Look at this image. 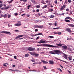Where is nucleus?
Instances as JSON below:
<instances>
[{
	"label": "nucleus",
	"mask_w": 74,
	"mask_h": 74,
	"mask_svg": "<svg viewBox=\"0 0 74 74\" xmlns=\"http://www.w3.org/2000/svg\"><path fill=\"white\" fill-rule=\"evenodd\" d=\"M24 2H26L27 1V0H23Z\"/></svg>",
	"instance_id": "69168bd1"
},
{
	"label": "nucleus",
	"mask_w": 74,
	"mask_h": 74,
	"mask_svg": "<svg viewBox=\"0 0 74 74\" xmlns=\"http://www.w3.org/2000/svg\"><path fill=\"white\" fill-rule=\"evenodd\" d=\"M36 7L37 8H40V6L39 5H37L36 6Z\"/></svg>",
	"instance_id": "2f4dec72"
},
{
	"label": "nucleus",
	"mask_w": 74,
	"mask_h": 74,
	"mask_svg": "<svg viewBox=\"0 0 74 74\" xmlns=\"http://www.w3.org/2000/svg\"><path fill=\"white\" fill-rule=\"evenodd\" d=\"M54 34H58V32H53Z\"/></svg>",
	"instance_id": "c9c22d12"
},
{
	"label": "nucleus",
	"mask_w": 74,
	"mask_h": 74,
	"mask_svg": "<svg viewBox=\"0 0 74 74\" xmlns=\"http://www.w3.org/2000/svg\"><path fill=\"white\" fill-rule=\"evenodd\" d=\"M15 32H19V31L18 30H15Z\"/></svg>",
	"instance_id": "680f3d73"
},
{
	"label": "nucleus",
	"mask_w": 74,
	"mask_h": 74,
	"mask_svg": "<svg viewBox=\"0 0 74 74\" xmlns=\"http://www.w3.org/2000/svg\"><path fill=\"white\" fill-rule=\"evenodd\" d=\"M35 28H39V25H36L35 26Z\"/></svg>",
	"instance_id": "c85d7f7f"
},
{
	"label": "nucleus",
	"mask_w": 74,
	"mask_h": 74,
	"mask_svg": "<svg viewBox=\"0 0 74 74\" xmlns=\"http://www.w3.org/2000/svg\"><path fill=\"white\" fill-rule=\"evenodd\" d=\"M39 11H40V10H39V9H37L36 10V12H39Z\"/></svg>",
	"instance_id": "bf43d9fd"
},
{
	"label": "nucleus",
	"mask_w": 74,
	"mask_h": 74,
	"mask_svg": "<svg viewBox=\"0 0 74 74\" xmlns=\"http://www.w3.org/2000/svg\"><path fill=\"white\" fill-rule=\"evenodd\" d=\"M39 37H39V36L37 37L36 38V40H37L38 39H39Z\"/></svg>",
	"instance_id": "de8ad7c7"
},
{
	"label": "nucleus",
	"mask_w": 74,
	"mask_h": 74,
	"mask_svg": "<svg viewBox=\"0 0 74 74\" xmlns=\"http://www.w3.org/2000/svg\"><path fill=\"white\" fill-rule=\"evenodd\" d=\"M66 11H69V9L68 8H67L66 9Z\"/></svg>",
	"instance_id": "6e6d98bb"
},
{
	"label": "nucleus",
	"mask_w": 74,
	"mask_h": 74,
	"mask_svg": "<svg viewBox=\"0 0 74 74\" xmlns=\"http://www.w3.org/2000/svg\"><path fill=\"white\" fill-rule=\"evenodd\" d=\"M66 5H64L63 6H61L60 8L61 11H63V10H64V9L66 8Z\"/></svg>",
	"instance_id": "20e7f679"
},
{
	"label": "nucleus",
	"mask_w": 74,
	"mask_h": 74,
	"mask_svg": "<svg viewBox=\"0 0 74 74\" xmlns=\"http://www.w3.org/2000/svg\"><path fill=\"white\" fill-rule=\"evenodd\" d=\"M43 68H44V69H47V67H46V66H43Z\"/></svg>",
	"instance_id": "58836bf2"
},
{
	"label": "nucleus",
	"mask_w": 74,
	"mask_h": 74,
	"mask_svg": "<svg viewBox=\"0 0 74 74\" xmlns=\"http://www.w3.org/2000/svg\"><path fill=\"white\" fill-rule=\"evenodd\" d=\"M8 8H9V7H6L5 8H2L1 9V10H8Z\"/></svg>",
	"instance_id": "0eeeda50"
},
{
	"label": "nucleus",
	"mask_w": 74,
	"mask_h": 74,
	"mask_svg": "<svg viewBox=\"0 0 74 74\" xmlns=\"http://www.w3.org/2000/svg\"><path fill=\"white\" fill-rule=\"evenodd\" d=\"M56 25H57V23H54V26H56Z\"/></svg>",
	"instance_id": "a18cd8bd"
},
{
	"label": "nucleus",
	"mask_w": 74,
	"mask_h": 74,
	"mask_svg": "<svg viewBox=\"0 0 74 74\" xmlns=\"http://www.w3.org/2000/svg\"><path fill=\"white\" fill-rule=\"evenodd\" d=\"M68 72L70 74H71V71H69V70H68Z\"/></svg>",
	"instance_id": "09e8293b"
},
{
	"label": "nucleus",
	"mask_w": 74,
	"mask_h": 74,
	"mask_svg": "<svg viewBox=\"0 0 74 74\" xmlns=\"http://www.w3.org/2000/svg\"><path fill=\"white\" fill-rule=\"evenodd\" d=\"M34 55H35V56L36 57H38V56L39 55V54L35 53H34Z\"/></svg>",
	"instance_id": "a211bd4d"
},
{
	"label": "nucleus",
	"mask_w": 74,
	"mask_h": 74,
	"mask_svg": "<svg viewBox=\"0 0 74 74\" xmlns=\"http://www.w3.org/2000/svg\"><path fill=\"white\" fill-rule=\"evenodd\" d=\"M25 14H22L21 16H25Z\"/></svg>",
	"instance_id": "e2e57ef3"
},
{
	"label": "nucleus",
	"mask_w": 74,
	"mask_h": 74,
	"mask_svg": "<svg viewBox=\"0 0 74 74\" xmlns=\"http://www.w3.org/2000/svg\"><path fill=\"white\" fill-rule=\"evenodd\" d=\"M64 21L67 22H70V21L68 20H65Z\"/></svg>",
	"instance_id": "b1692460"
},
{
	"label": "nucleus",
	"mask_w": 74,
	"mask_h": 74,
	"mask_svg": "<svg viewBox=\"0 0 74 74\" xmlns=\"http://www.w3.org/2000/svg\"><path fill=\"white\" fill-rule=\"evenodd\" d=\"M60 29V27H57V28H53V30H56V29Z\"/></svg>",
	"instance_id": "c756f323"
},
{
	"label": "nucleus",
	"mask_w": 74,
	"mask_h": 74,
	"mask_svg": "<svg viewBox=\"0 0 74 74\" xmlns=\"http://www.w3.org/2000/svg\"><path fill=\"white\" fill-rule=\"evenodd\" d=\"M49 12H52L53 11V9H50L49 10Z\"/></svg>",
	"instance_id": "a878e982"
},
{
	"label": "nucleus",
	"mask_w": 74,
	"mask_h": 74,
	"mask_svg": "<svg viewBox=\"0 0 74 74\" xmlns=\"http://www.w3.org/2000/svg\"><path fill=\"white\" fill-rule=\"evenodd\" d=\"M38 46H42V47H51V48H56V46H53L50 45H48L47 44H42L38 45Z\"/></svg>",
	"instance_id": "f257e3e1"
},
{
	"label": "nucleus",
	"mask_w": 74,
	"mask_h": 74,
	"mask_svg": "<svg viewBox=\"0 0 74 74\" xmlns=\"http://www.w3.org/2000/svg\"><path fill=\"white\" fill-rule=\"evenodd\" d=\"M8 27H10V26L11 27H12V25H10L9 24H8Z\"/></svg>",
	"instance_id": "603ef678"
},
{
	"label": "nucleus",
	"mask_w": 74,
	"mask_h": 74,
	"mask_svg": "<svg viewBox=\"0 0 74 74\" xmlns=\"http://www.w3.org/2000/svg\"><path fill=\"white\" fill-rule=\"evenodd\" d=\"M0 33H5L6 34H11L10 33V32H7V31H3L2 32H0Z\"/></svg>",
	"instance_id": "423d86ee"
},
{
	"label": "nucleus",
	"mask_w": 74,
	"mask_h": 74,
	"mask_svg": "<svg viewBox=\"0 0 74 74\" xmlns=\"http://www.w3.org/2000/svg\"><path fill=\"white\" fill-rule=\"evenodd\" d=\"M15 66H16L15 65H13L12 66V67H15Z\"/></svg>",
	"instance_id": "338daca9"
},
{
	"label": "nucleus",
	"mask_w": 74,
	"mask_h": 74,
	"mask_svg": "<svg viewBox=\"0 0 74 74\" xmlns=\"http://www.w3.org/2000/svg\"><path fill=\"white\" fill-rule=\"evenodd\" d=\"M42 27H43V25H39V29H42Z\"/></svg>",
	"instance_id": "412c9836"
},
{
	"label": "nucleus",
	"mask_w": 74,
	"mask_h": 74,
	"mask_svg": "<svg viewBox=\"0 0 74 74\" xmlns=\"http://www.w3.org/2000/svg\"><path fill=\"white\" fill-rule=\"evenodd\" d=\"M68 26H71V27H74V25L72 24H68Z\"/></svg>",
	"instance_id": "f3484780"
},
{
	"label": "nucleus",
	"mask_w": 74,
	"mask_h": 74,
	"mask_svg": "<svg viewBox=\"0 0 74 74\" xmlns=\"http://www.w3.org/2000/svg\"><path fill=\"white\" fill-rule=\"evenodd\" d=\"M7 14H5L3 16V17L4 18H7Z\"/></svg>",
	"instance_id": "bb28decb"
},
{
	"label": "nucleus",
	"mask_w": 74,
	"mask_h": 74,
	"mask_svg": "<svg viewBox=\"0 0 74 74\" xmlns=\"http://www.w3.org/2000/svg\"><path fill=\"white\" fill-rule=\"evenodd\" d=\"M57 45H58V46H60V47H62L63 46L62 45H64L60 44H58Z\"/></svg>",
	"instance_id": "aec40b11"
},
{
	"label": "nucleus",
	"mask_w": 74,
	"mask_h": 74,
	"mask_svg": "<svg viewBox=\"0 0 74 74\" xmlns=\"http://www.w3.org/2000/svg\"><path fill=\"white\" fill-rule=\"evenodd\" d=\"M68 2L69 3H71V1L70 0H68Z\"/></svg>",
	"instance_id": "4c0bfd02"
},
{
	"label": "nucleus",
	"mask_w": 74,
	"mask_h": 74,
	"mask_svg": "<svg viewBox=\"0 0 74 74\" xmlns=\"http://www.w3.org/2000/svg\"><path fill=\"white\" fill-rule=\"evenodd\" d=\"M22 24L21 23H17L14 24V26H21Z\"/></svg>",
	"instance_id": "9b49d317"
},
{
	"label": "nucleus",
	"mask_w": 74,
	"mask_h": 74,
	"mask_svg": "<svg viewBox=\"0 0 74 74\" xmlns=\"http://www.w3.org/2000/svg\"><path fill=\"white\" fill-rule=\"evenodd\" d=\"M30 6H31V5H30L27 6L28 10H29V9L30 8L29 7H30Z\"/></svg>",
	"instance_id": "7c9ffc66"
},
{
	"label": "nucleus",
	"mask_w": 74,
	"mask_h": 74,
	"mask_svg": "<svg viewBox=\"0 0 74 74\" xmlns=\"http://www.w3.org/2000/svg\"><path fill=\"white\" fill-rule=\"evenodd\" d=\"M19 38V37H18V36H17V37H15V39H17V38Z\"/></svg>",
	"instance_id": "8fccbe9b"
},
{
	"label": "nucleus",
	"mask_w": 74,
	"mask_h": 74,
	"mask_svg": "<svg viewBox=\"0 0 74 74\" xmlns=\"http://www.w3.org/2000/svg\"><path fill=\"white\" fill-rule=\"evenodd\" d=\"M54 3L56 4H58V1L57 0H55L54 1Z\"/></svg>",
	"instance_id": "393cba45"
},
{
	"label": "nucleus",
	"mask_w": 74,
	"mask_h": 74,
	"mask_svg": "<svg viewBox=\"0 0 74 74\" xmlns=\"http://www.w3.org/2000/svg\"><path fill=\"white\" fill-rule=\"evenodd\" d=\"M31 60L32 62H35V60Z\"/></svg>",
	"instance_id": "ea45409f"
},
{
	"label": "nucleus",
	"mask_w": 74,
	"mask_h": 74,
	"mask_svg": "<svg viewBox=\"0 0 74 74\" xmlns=\"http://www.w3.org/2000/svg\"><path fill=\"white\" fill-rule=\"evenodd\" d=\"M47 5H45L44 6L43 8H47Z\"/></svg>",
	"instance_id": "a19ab883"
},
{
	"label": "nucleus",
	"mask_w": 74,
	"mask_h": 74,
	"mask_svg": "<svg viewBox=\"0 0 74 74\" xmlns=\"http://www.w3.org/2000/svg\"><path fill=\"white\" fill-rule=\"evenodd\" d=\"M58 35H61V34H62V32H58Z\"/></svg>",
	"instance_id": "f704fd0d"
},
{
	"label": "nucleus",
	"mask_w": 74,
	"mask_h": 74,
	"mask_svg": "<svg viewBox=\"0 0 74 74\" xmlns=\"http://www.w3.org/2000/svg\"><path fill=\"white\" fill-rule=\"evenodd\" d=\"M38 35H39V34H35V36H38Z\"/></svg>",
	"instance_id": "4d7b16f0"
},
{
	"label": "nucleus",
	"mask_w": 74,
	"mask_h": 74,
	"mask_svg": "<svg viewBox=\"0 0 74 74\" xmlns=\"http://www.w3.org/2000/svg\"><path fill=\"white\" fill-rule=\"evenodd\" d=\"M49 64H54V62L53 60H50L49 62Z\"/></svg>",
	"instance_id": "9d476101"
},
{
	"label": "nucleus",
	"mask_w": 74,
	"mask_h": 74,
	"mask_svg": "<svg viewBox=\"0 0 74 74\" xmlns=\"http://www.w3.org/2000/svg\"><path fill=\"white\" fill-rule=\"evenodd\" d=\"M65 29L66 31H67V32H68L69 33H71V30L69 28H66Z\"/></svg>",
	"instance_id": "6e6552de"
},
{
	"label": "nucleus",
	"mask_w": 74,
	"mask_h": 74,
	"mask_svg": "<svg viewBox=\"0 0 74 74\" xmlns=\"http://www.w3.org/2000/svg\"><path fill=\"white\" fill-rule=\"evenodd\" d=\"M14 59H16V56H14Z\"/></svg>",
	"instance_id": "5fc2aeb1"
},
{
	"label": "nucleus",
	"mask_w": 74,
	"mask_h": 74,
	"mask_svg": "<svg viewBox=\"0 0 74 74\" xmlns=\"http://www.w3.org/2000/svg\"><path fill=\"white\" fill-rule=\"evenodd\" d=\"M28 50L29 51H34L35 48H33L32 47H29L28 48Z\"/></svg>",
	"instance_id": "f03ea898"
},
{
	"label": "nucleus",
	"mask_w": 74,
	"mask_h": 74,
	"mask_svg": "<svg viewBox=\"0 0 74 74\" xmlns=\"http://www.w3.org/2000/svg\"><path fill=\"white\" fill-rule=\"evenodd\" d=\"M0 16H1V18H2L3 17V15H2V14H1V15Z\"/></svg>",
	"instance_id": "774afa93"
},
{
	"label": "nucleus",
	"mask_w": 74,
	"mask_h": 74,
	"mask_svg": "<svg viewBox=\"0 0 74 74\" xmlns=\"http://www.w3.org/2000/svg\"><path fill=\"white\" fill-rule=\"evenodd\" d=\"M49 53H50V54H53V55H56V53H55L53 52L52 51H49Z\"/></svg>",
	"instance_id": "2eb2a0df"
},
{
	"label": "nucleus",
	"mask_w": 74,
	"mask_h": 74,
	"mask_svg": "<svg viewBox=\"0 0 74 74\" xmlns=\"http://www.w3.org/2000/svg\"><path fill=\"white\" fill-rule=\"evenodd\" d=\"M69 60H72V56H70V57H68Z\"/></svg>",
	"instance_id": "4be33fe9"
},
{
	"label": "nucleus",
	"mask_w": 74,
	"mask_h": 74,
	"mask_svg": "<svg viewBox=\"0 0 74 74\" xmlns=\"http://www.w3.org/2000/svg\"><path fill=\"white\" fill-rule=\"evenodd\" d=\"M28 56H29V54H25V57H28Z\"/></svg>",
	"instance_id": "72a5a7b5"
},
{
	"label": "nucleus",
	"mask_w": 74,
	"mask_h": 74,
	"mask_svg": "<svg viewBox=\"0 0 74 74\" xmlns=\"http://www.w3.org/2000/svg\"><path fill=\"white\" fill-rule=\"evenodd\" d=\"M64 58H65V59H67V56L64 53Z\"/></svg>",
	"instance_id": "4468645a"
},
{
	"label": "nucleus",
	"mask_w": 74,
	"mask_h": 74,
	"mask_svg": "<svg viewBox=\"0 0 74 74\" xmlns=\"http://www.w3.org/2000/svg\"><path fill=\"white\" fill-rule=\"evenodd\" d=\"M71 18H70V17L67 16L65 18V20H66L67 19H70V20H71Z\"/></svg>",
	"instance_id": "ddd939ff"
},
{
	"label": "nucleus",
	"mask_w": 74,
	"mask_h": 74,
	"mask_svg": "<svg viewBox=\"0 0 74 74\" xmlns=\"http://www.w3.org/2000/svg\"><path fill=\"white\" fill-rule=\"evenodd\" d=\"M53 52L56 53V54H57V55H59L60 53V50H53Z\"/></svg>",
	"instance_id": "39448f33"
},
{
	"label": "nucleus",
	"mask_w": 74,
	"mask_h": 74,
	"mask_svg": "<svg viewBox=\"0 0 74 74\" xmlns=\"http://www.w3.org/2000/svg\"><path fill=\"white\" fill-rule=\"evenodd\" d=\"M32 1L33 3H36V2H35V1L34 0H32Z\"/></svg>",
	"instance_id": "13d9d810"
},
{
	"label": "nucleus",
	"mask_w": 74,
	"mask_h": 74,
	"mask_svg": "<svg viewBox=\"0 0 74 74\" xmlns=\"http://www.w3.org/2000/svg\"><path fill=\"white\" fill-rule=\"evenodd\" d=\"M38 29H36L35 30V32H38Z\"/></svg>",
	"instance_id": "49530a36"
},
{
	"label": "nucleus",
	"mask_w": 74,
	"mask_h": 74,
	"mask_svg": "<svg viewBox=\"0 0 74 74\" xmlns=\"http://www.w3.org/2000/svg\"><path fill=\"white\" fill-rule=\"evenodd\" d=\"M10 70H11V71H17V70H12L11 69H10Z\"/></svg>",
	"instance_id": "37998d69"
},
{
	"label": "nucleus",
	"mask_w": 74,
	"mask_h": 74,
	"mask_svg": "<svg viewBox=\"0 0 74 74\" xmlns=\"http://www.w3.org/2000/svg\"><path fill=\"white\" fill-rule=\"evenodd\" d=\"M18 13H16L15 14H14V15L15 16H17V15H18Z\"/></svg>",
	"instance_id": "864d4df0"
},
{
	"label": "nucleus",
	"mask_w": 74,
	"mask_h": 74,
	"mask_svg": "<svg viewBox=\"0 0 74 74\" xmlns=\"http://www.w3.org/2000/svg\"><path fill=\"white\" fill-rule=\"evenodd\" d=\"M39 35H40V36H42V34L41 33H39Z\"/></svg>",
	"instance_id": "3c124183"
},
{
	"label": "nucleus",
	"mask_w": 74,
	"mask_h": 74,
	"mask_svg": "<svg viewBox=\"0 0 74 74\" xmlns=\"http://www.w3.org/2000/svg\"><path fill=\"white\" fill-rule=\"evenodd\" d=\"M55 59H56V60H60V61H62V62H64V63H67L66 61H65L63 60H60V59H58V58H55Z\"/></svg>",
	"instance_id": "1a4fd4ad"
},
{
	"label": "nucleus",
	"mask_w": 74,
	"mask_h": 74,
	"mask_svg": "<svg viewBox=\"0 0 74 74\" xmlns=\"http://www.w3.org/2000/svg\"><path fill=\"white\" fill-rule=\"evenodd\" d=\"M67 49L69 50V51H71V49L70 48H67Z\"/></svg>",
	"instance_id": "c03bdc74"
},
{
	"label": "nucleus",
	"mask_w": 74,
	"mask_h": 74,
	"mask_svg": "<svg viewBox=\"0 0 74 74\" xmlns=\"http://www.w3.org/2000/svg\"><path fill=\"white\" fill-rule=\"evenodd\" d=\"M23 36H24V35H18V38H20V37H22Z\"/></svg>",
	"instance_id": "5701e85b"
},
{
	"label": "nucleus",
	"mask_w": 74,
	"mask_h": 74,
	"mask_svg": "<svg viewBox=\"0 0 74 74\" xmlns=\"http://www.w3.org/2000/svg\"><path fill=\"white\" fill-rule=\"evenodd\" d=\"M50 18H53V17H54V16L53 15H51V16H49Z\"/></svg>",
	"instance_id": "473e14b6"
},
{
	"label": "nucleus",
	"mask_w": 74,
	"mask_h": 74,
	"mask_svg": "<svg viewBox=\"0 0 74 74\" xmlns=\"http://www.w3.org/2000/svg\"><path fill=\"white\" fill-rule=\"evenodd\" d=\"M49 38H54V37L51 36H49L48 37Z\"/></svg>",
	"instance_id": "6ab92c4d"
},
{
	"label": "nucleus",
	"mask_w": 74,
	"mask_h": 74,
	"mask_svg": "<svg viewBox=\"0 0 74 74\" xmlns=\"http://www.w3.org/2000/svg\"><path fill=\"white\" fill-rule=\"evenodd\" d=\"M44 40L43 39H41V40H40V42H38V43H39V44H41V43H45L46 42H48V41H47L46 40H44Z\"/></svg>",
	"instance_id": "7ed1b4c3"
},
{
	"label": "nucleus",
	"mask_w": 74,
	"mask_h": 74,
	"mask_svg": "<svg viewBox=\"0 0 74 74\" xmlns=\"http://www.w3.org/2000/svg\"><path fill=\"white\" fill-rule=\"evenodd\" d=\"M37 64V62H35L33 63V64Z\"/></svg>",
	"instance_id": "0e129e2a"
},
{
	"label": "nucleus",
	"mask_w": 74,
	"mask_h": 74,
	"mask_svg": "<svg viewBox=\"0 0 74 74\" xmlns=\"http://www.w3.org/2000/svg\"><path fill=\"white\" fill-rule=\"evenodd\" d=\"M41 61L42 62H43V63H44L45 64H47V63H48V62L46 61L45 60H42Z\"/></svg>",
	"instance_id": "f8f14e48"
},
{
	"label": "nucleus",
	"mask_w": 74,
	"mask_h": 74,
	"mask_svg": "<svg viewBox=\"0 0 74 74\" xmlns=\"http://www.w3.org/2000/svg\"><path fill=\"white\" fill-rule=\"evenodd\" d=\"M62 47L63 49H66L67 48V46H62Z\"/></svg>",
	"instance_id": "dca6fc26"
},
{
	"label": "nucleus",
	"mask_w": 74,
	"mask_h": 74,
	"mask_svg": "<svg viewBox=\"0 0 74 74\" xmlns=\"http://www.w3.org/2000/svg\"><path fill=\"white\" fill-rule=\"evenodd\" d=\"M3 66H5V67H7V66L5 64H3Z\"/></svg>",
	"instance_id": "052dcab7"
},
{
	"label": "nucleus",
	"mask_w": 74,
	"mask_h": 74,
	"mask_svg": "<svg viewBox=\"0 0 74 74\" xmlns=\"http://www.w3.org/2000/svg\"><path fill=\"white\" fill-rule=\"evenodd\" d=\"M58 70L60 71V72H62V69H60V68H58Z\"/></svg>",
	"instance_id": "cd10ccee"
},
{
	"label": "nucleus",
	"mask_w": 74,
	"mask_h": 74,
	"mask_svg": "<svg viewBox=\"0 0 74 74\" xmlns=\"http://www.w3.org/2000/svg\"><path fill=\"white\" fill-rule=\"evenodd\" d=\"M3 7V4H0V8H1Z\"/></svg>",
	"instance_id": "79ce46f5"
},
{
	"label": "nucleus",
	"mask_w": 74,
	"mask_h": 74,
	"mask_svg": "<svg viewBox=\"0 0 74 74\" xmlns=\"http://www.w3.org/2000/svg\"><path fill=\"white\" fill-rule=\"evenodd\" d=\"M8 18H11V15L8 14Z\"/></svg>",
	"instance_id": "e433bc0d"
}]
</instances>
